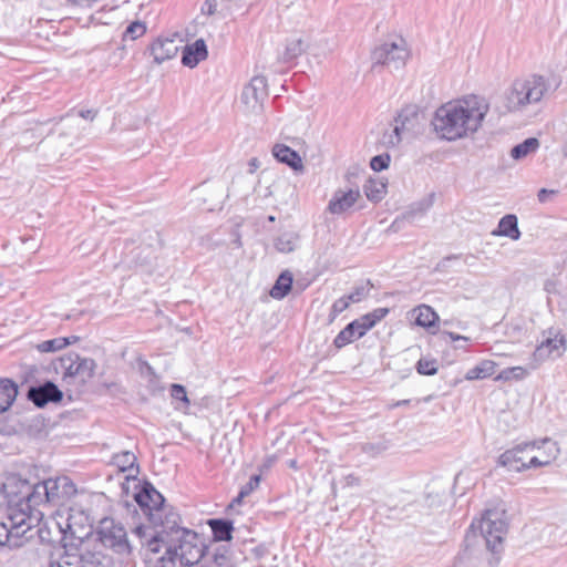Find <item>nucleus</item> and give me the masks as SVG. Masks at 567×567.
Segmentation results:
<instances>
[{"label":"nucleus","instance_id":"obj_1","mask_svg":"<svg viewBox=\"0 0 567 567\" xmlns=\"http://www.w3.org/2000/svg\"><path fill=\"white\" fill-rule=\"evenodd\" d=\"M488 102L478 95H468L440 106L432 125L436 134L447 141H456L475 133L488 113Z\"/></svg>","mask_w":567,"mask_h":567},{"label":"nucleus","instance_id":"obj_2","mask_svg":"<svg viewBox=\"0 0 567 567\" xmlns=\"http://www.w3.org/2000/svg\"><path fill=\"white\" fill-rule=\"evenodd\" d=\"M176 533L181 534L177 538L178 544L166 548L162 557L163 561L168 560L174 564L179 560L181 565L197 567L203 565L217 549L227 548L226 546H217L210 549L200 535L187 528H177Z\"/></svg>","mask_w":567,"mask_h":567},{"label":"nucleus","instance_id":"obj_3","mask_svg":"<svg viewBox=\"0 0 567 567\" xmlns=\"http://www.w3.org/2000/svg\"><path fill=\"white\" fill-rule=\"evenodd\" d=\"M548 87V82L542 75L516 79L505 92V107L508 112L522 111L527 105L540 102Z\"/></svg>","mask_w":567,"mask_h":567},{"label":"nucleus","instance_id":"obj_4","mask_svg":"<svg viewBox=\"0 0 567 567\" xmlns=\"http://www.w3.org/2000/svg\"><path fill=\"white\" fill-rule=\"evenodd\" d=\"M504 508L486 509L477 526L472 523L471 528H477L485 539L486 547L493 554H499L503 549V538L507 532V522Z\"/></svg>","mask_w":567,"mask_h":567},{"label":"nucleus","instance_id":"obj_5","mask_svg":"<svg viewBox=\"0 0 567 567\" xmlns=\"http://www.w3.org/2000/svg\"><path fill=\"white\" fill-rule=\"evenodd\" d=\"M97 539L103 546L111 548L116 554H131L127 533L124 526L121 523L115 522L113 518L104 517L100 520L97 527Z\"/></svg>","mask_w":567,"mask_h":567},{"label":"nucleus","instance_id":"obj_6","mask_svg":"<svg viewBox=\"0 0 567 567\" xmlns=\"http://www.w3.org/2000/svg\"><path fill=\"white\" fill-rule=\"evenodd\" d=\"M409 56V52L404 42L401 40L396 42H385L377 47L372 52L373 68L375 65H384L389 70H399L404 64Z\"/></svg>","mask_w":567,"mask_h":567},{"label":"nucleus","instance_id":"obj_7","mask_svg":"<svg viewBox=\"0 0 567 567\" xmlns=\"http://www.w3.org/2000/svg\"><path fill=\"white\" fill-rule=\"evenodd\" d=\"M55 525L61 535L60 539L52 545V549L50 553H59L62 557L60 565H64L65 567H71V554L69 551V546L71 539L69 533L71 532V507L64 506L56 511L54 516Z\"/></svg>","mask_w":567,"mask_h":567},{"label":"nucleus","instance_id":"obj_8","mask_svg":"<svg viewBox=\"0 0 567 567\" xmlns=\"http://www.w3.org/2000/svg\"><path fill=\"white\" fill-rule=\"evenodd\" d=\"M135 501L152 523L157 524L158 520H162L159 513L163 509L165 499L153 485L145 483L141 491L136 493Z\"/></svg>","mask_w":567,"mask_h":567},{"label":"nucleus","instance_id":"obj_9","mask_svg":"<svg viewBox=\"0 0 567 567\" xmlns=\"http://www.w3.org/2000/svg\"><path fill=\"white\" fill-rule=\"evenodd\" d=\"M267 96V80L265 76H254L241 93L244 104L255 114L261 113L262 103Z\"/></svg>","mask_w":567,"mask_h":567},{"label":"nucleus","instance_id":"obj_10","mask_svg":"<svg viewBox=\"0 0 567 567\" xmlns=\"http://www.w3.org/2000/svg\"><path fill=\"white\" fill-rule=\"evenodd\" d=\"M27 396L35 406L43 408L50 402H60L63 393L53 382L47 381L43 384L30 386Z\"/></svg>","mask_w":567,"mask_h":567},{"label":"nucleus","instance_id":"obj_11","mask_svg":"<svg viewBox=\"0 0 567 567\" xmlns=\"http://www.w3.org/2000/svg\"><path fill=\"white\" fill-rule=\"evenodd\" d=\"M566 350V339L563 334L548 337L540 342L533 353L534 360L538 363L549 359L559 358Z\"/></svg>","mask_w":567,"mask_h":567},{"label":"nucleus","instance_id":"obj_12","mask_svg":"<svg viewBox=\"0 0 567 567\" xmlns=\"http://www.w3.org/2000/svg\"><path fill=\"white\" fill-rule=\"evenodd\" d=\"M536 449V442H525L517 444L511 450L505 451L498 457L497 464L507 467L509 471H524L525 461L522 454L527 450Z\"/></svg>","mask_w":567,"mask_h":567},{"label":"nucleus","instance_id":"obj_13","mask_svg":"<svg viewBox=\"0 0 567 567\" xmlns=\"http://www.w3.org/2000/svg\"><path fill=\"white\" fill-rule=\"evenodd\" d=\"M359 198L360 192L358 188L337 189L328 204L327 210L333 215H340L351 208Z\"/></svg>","mask_w":567,"mask_h":567},{"label":"nucleus","instance_id":"obj_14","mask_svg":"<svg viewBox=\"0 0 567 567\" xmlns=\"http://www.w3.org/2000/svg\"><path fill=\"white\" fill-rule=\"evenodd\" d=\"M179 45L175 39L158 38L150 47L154 62L162 64L176 56Z\"/></svg>","mask_w":567,"mask_h":567},{"label":"nucleus","instance_id":"obj_15","mask_svg":"<svg viewBox=\"0 0 567 567\" xmlns=\"http://www.w3.org/2000/svg\"><path fill=\"white\" fill-rule=\"evenodd\" d=\"M73 364H76L75 370H73V384L84 386L94 377L96 363L91 358L75 354L73 355Z\"/></svg>","mask_w":567,"mask_h":567},{"label":"nucleus","instance_id":"obj_16","mask_svg":"<svg viewBox=\"0 0 567 567\" xmlns=\"http://www.w3.org/2000/svg\"><path fill=\"white\" fill-rule=\"evenodd\" d=\"M208 55L207 45L203 39H197L192 44L183 48L182 63L188 68H195Z\"/></svg>","mask_w":567,"mask_h":567},{"label":"nucleus","instance_id":"obj_17","mask_svg":"<svg viewBox=\"0 0 567 567\" xmlns=\"http://www.w3.org/2000/svg\"><path fill=\"white\" fill-rule=\"evenodd\" d=\"M272 155L278 162L288 165L295 171L302 168V161L300 155L295 150L285 144H276L272 147Z\"/></svg>","mask_w":567,"mask_h":567},{"label":"nucleus","instance_id":"obj_18","mask_svg":"<svg viewBox=\"0 0 567 567\" xmlns=\"http://www.w3.org/2000/svg\"><path fill=\"white\" fill-rule=\"evenodd\" d=\"M494 236H503L513 240L520 238V230L518 228V220L516 215L507 214L498 221L497 229L492 233Z\"/></svg>","mask_w":567,"mask_h":567},{"label":"nucleus","instance_id":"obj_19","mask_svg":"<svg viewBox=\"0 0 567 567\" xmlns=\"http://www.w3.org/2000/svg\"><path fill=\"white\" fill-rule=\"evenodd\" d=\"M17 395L18 385L10 379H0V413L10 409Z\"/></svg>","mask_w":567,"mask_h":567},{"label":"nucleus","instance_id":"obj_20","mask_svg":"<svg viewBox=\"0 0 567 567\" xmlns=\"http://www.w3.org/2000/svg\"><path fill=\"white\" fill-rule=\"evenodd\" d=\"M212 528L213 537L215 542H227L233 538L234 526L228 519L212 518L207 522Z\"/></svg>","mask_w":567,"mask_h":567},{"label":"nucleus","instance_id":"obj_21","mask_svg":"<svg viewBox=\"0 0 567 567\" xmlns=\"http://www.w3.org/2000/svg\"><path fill=\"white\" fill-rule=\"evenodd\" d=\"M43 482L48 485V494L51 503H55L68 495V488L71 486V481L66 476L49 478Z\"/></svg>","mask_w":567,"mask_h":567},{"label":"nucleus","instance_id":"obj_22","mask_svg":"<svg viewBox=\"0 0 567 567\" xmlns=\"http://www.w3.org/2000/svg\"><path fill=\"white\" fill-rule=\"evenodd\" d=\"M543 445H548V454L546 457L532 456L528 462H525L524 471L530 467H540L549 465L559 454V447L556 442L549 439L542 441Z\"/></svg>","mask_w":567,"mask_h":567},{"label":"nucleus","instance_id":"obj_23","mask_svg":"<svg viewBox=\"0 0 567 567\" xmlns=\"http://www.w3.org/2000/svg\"><path fill=\"white\" fill-rule=\"evenodd\" d=\"M419 115L417 105L409 104L401 109L394 122H398L401 128L412 131L419 123Z\"/></svg>","mask_w":567,"mask_h":567},{"label":"nucleus","instance_id":"obj_24","mask_svg":"<svg viewBox=\"0 0 567 567\" xmlns=\"http://www.w3.org/2000/svg\"><path fill=\"white\" fill-rule=\"evenodd\" d=\"M293 277L289 270L282 271L270 289V296L274 299H284L291 290Z\"/></svg>","mask_w":567,"mask_h":567},{"label":"nucleus","instance_id":"obj_25","mask_svg":"<svg viewBox=\"0 0 567 567\" xmlns=\"http://www.w3.org/2000/svg\"><path fill=\"white\" fill-rule=\"evenodd\" d=\"M357 326L354 321L348 323L334 338V347L341 349L354 340L362 338L364 334L360 332L361 330L357 328Z\"/></svg>","mask_w":567,"mask_h":567},{"label":"nucleus","instance_id":"obj_26","mask_svg":"<svg viewBox=\"0 0 567 567\" xmlns=\"http://www.w3.org/2000/svg\"><path fill=\"white\" fill-rule=\"evenodd\" d=\"M496 368V363L492 360H483L475 367L467 370L465 374V379L468 381L472 380H483L489 378L494 374Z\"/></svg>","mask_w":567,"mask_h":567},{"label":"nucleus","instance_id":"obj_27","mask_svg":"<svg viewBox=\"0 0 567 567\" xmlns=\"http://www.w3.org/2000/svg\"><path fill=\"white\" fill-rule=\"evenodd\" d=\"M415 323L420 327H434L435 322L439 320L437 313L430 306L422 305L415 309Z\"/></svg>","mask_w":567,"mask_h":567},{"label":"nucleus","instance_id":"obj_28","mask_svg":"<svg viewBox=\"0 0 567 567\" xmlns=\"http://www.w3.org/2000/svg\"><path fill=\"white\" fill-rule=\"evenodd\" d=\"M110 559L100 553H85L79 556L76 567H110Z\"/></svg>","mask_w":567,"mask_h":567},{"label":"nucleus","instance_id":"obj_29","mask_svg":"<svg viewBox=\"0 0 567 567\" xmlns=\"http://www.w3.org/2000/svg\"><path fill=\"white\" fill-rule=\"evenodd\" d=\"M363 192L369 200L378 203L386 193V184L382 181L369 179L363 186Z\"/></svg>","mask_w":567,"mask_h":567},{"label":"nucleus","instance_id":"obj_30","mask_svg":"<svg viewBox=\"0 0 567 567\" xmlns=\"http://www.w3.org/2000/svg\"><path fill=\"white\" fill-rule=\"evenodd\" d=\"M434 194H430L427 197L413 203L405 212V217L412 223L415 217L423 216L433 205Z\"/></svg>","mask_w":567,"mask_h":567},{"label":"nucleus","instance_id":"obj_31","mask_svg":"<svg viewBox=\"0 0 567 567\" xmlns=\"http://www.w3.org/2000/svg\"><path fill=\"white\" fill-rule=\"evenodd\" d=\"M539 147V142L535 137L526 138L524 142L515 145L511 151V156L514 159H522L527 155L534 153Z\"/></svg>","mask_w":567,"mask_h":567},{"label":"nucleus","instance_id":"obj_32","mask_svg":"<svg viewBox=\"0 0 567 567\" xmlns=\"http://www.w3.org/2000/svg\"><path fill=\"white\" fill-rule=\"evenodd\" d=\"M390 447V443L385 439H379L373 442H364L360 445V450L368 457L375 458L382 455Z\"/></svg>","mask_w":567,"mask_h":567},{"label":"nucleus","instance_id":"obj_33","mask_svg":"<svg viewBox=\"0 0 567 567\" xmlns=\"http://www.w3.org/2000/svg\"><path fill=\"white\" fill-rule=\"evenodd\" d=\"M298 240L299 236L297 234L285 233L276 239L275 247L280 252L289 254L296 249Z\"/></svg>","mask_w":567,"mask_h":567},{"label":"nucleus","instance_id":"obj_34","mask_svg":"<svg viewBox=\"0 0 567 567\" xmlns=\"http://www.w3.org/2000/svg\"><path fill=\"white\" fill-rule=\"evenodd\" d=\"M306 50L301 39H292L287 42L285 52L281 56L284 62H291L300 56Z\"/></svg>","mask_w":567,"mask_h":567},{"label":"nucleus","instance_id":"obj_35","mask_svg":"<svg viewBox=\"0 0 567 567\" xmlns=\"http://www.w3.org/2000/svg\"><path fill=\"white\" fill-rule=\"evenodd\" d=\"M28 504L31 505H40L42 503H51V499L48 494V485L44 482H40L33 486L32 492L29 494L27 498Z\"/></svg>","mask_w":567,"mask_h":567},{"label":"nucleus","instance_id":"obj_36","mask_svg":"<svg viewBox=\"0 0 567 567\" xmlns=\"http://www.w3.org/2000/svg\"><path fill=\"white\" fill-rule=\"evenodd\" d=\"M71 343L69 337H60L54 338L51 340H45L43 342H40L37 344V350L40 352H55L59 351L65 347H68Z\"/></svg>","mask_w":567,"mask_h":567},{"label":"nucleus","instance_id":"obj_37","mask_svg":"<svg viewBox=\"0 0 567 567\" xmlns=\"http://www.w3.org/2000/svg\"><path fill=\"white\" fill-rule=\"evenodd\" d=\"M113 462L122 472L131 471L134 468V465L136 463V456L134 455V453L125 451L120 454H116L113 457Z\"/></svg>","mask_w":567,"mask_h":567},{"label":"nucleus","instance_id":"obj_38","mask_svg":"<svg viewBox=\"0 0 567 567\" xmlns=\"http://www.w3.org/2000/svg\"><path fill=\"white\" fill-rule=\"evenodd\" d=\"M529 374V371L523 367H512L504 369L497 377L496 380H523Z\"/></svg>","mask_w":567,"mask_h":567},{"label":"nucleus","instance_id":"obj_39","mask_svg":"<svg viewBox=\"0 0 567 567\" xmlns=\"http://www.w3.org/2000/svg\"><path fill=\"white\" fill-rule=\"evenodd\" d=\"M416 371L422 375H434L437 372V361L422 358L416 362Z\"/></svg>","mask_w":567,"mask_h":567},{"label":"nucleus","instance_id":"obj_40","mask_svg":"<svg viewBox=\"0 0 567 567\" xmlns=\"http://www.w3.org/2000/svg\"><path fill=\"white\" fill-rule=\"evenodd\" d=\"M146 32V27L144 23L140 21H134L125 29L123 33L124 40H136L141 38Z\"/></svg>","mask_w":567,"mask_h":567},{"label":"nucleus","instance_id":"obj_41","mask_svg":"<svg viewBox=\"0 0 567 567\" xmlns=\"http://www.w3.org/2000/svg\"><path fill=\"white\" fill-rule=\"evenodd\" d=\"M349 305L350 301L346 296L337 299L331 306L329 313V322H333L336 318L349 307Z\"/></svg>","mask_w":567,"mask_h":567},{"label":"nucleus","instance_id":"obj_42","mask_svg":"<svg viewBox=\"0 0 567 567\" xmlns=\"http://www.w3.org/2000/svg\"><path fill=\"white\" fill-rule=\"evenodd\" d=\"M391 157L388 153L373 156L370 161V167L374 172L386 169L390 165Z\"/></svg>","mask_w":567,"mask_h":567},{"label":"nucleus","instance_id":"obj_43","mask_svg":"<svg viewBox=\"0 0 567 567\" xmlns=\"http://www.w3.org/2000/svg\"><path fill=\"white\" fill-rule=\"evenodd\" d=\"M24 525V522L22 520L19 525H11L10 527L7 526L4 523H0V544H3L6 540L9 539V536L11 535H19V529Z\"/></svg>","mask_w":567,"mask_h":567},{"label":"nucleus","instance_id":"obj_44","mask_svg":"<svg viewBox=\"0 0 567 567\" xmlns=\"http://www.w3.org/2000/svg\"><path fill=\"white\" fill-rule=\"evenodd\" d=\"M171 395L174 400L183 402L186 406L189 405L186 389L181 384L171 385Z\"/></svg>","mask_w":567,"mask_h":567},{"label":"nucleus","instance_id":"obj_45","mask_svg":"<svg viewBox=\"0 0 567 567\" xmlns=\"http://www.w3.org/2000/svg\"><path fill=\"white\" fill-rule=\"evenodd\" d=\"M260 484V475H252L249 481L241 486L240 488V497L248 496L252 491H255Z\"/></svg>","mask_w":567,"mask_h":567},{"label":"nucleus","instance_id":"obj_46","mask_svg":"<svg viewBox=\"0 0 567 567\" xmlns=\"http://www.w3.org/2000/svg\"><path fill=\"white\" fill-rule=\"evenodd\" d=\"M370 288L367 286H359L355 287L354 290L346 296L350 302H360L362 299H364L369 295Z\"/></svg>","mask_w":567,"mask_h":567},{"label":"nucleus","instance_id":"obj_47","mask_svg":"<svg viewBox=\"0 0 567 567\" xmlns=\"http://www.w3.org/2000/svg\"><path fill=\"white\" fill-rule=\"evenodd\" d=\"M406 223H411L408 217H405V214L402 213L401 215L396 216L394 220L391 223L389 228L386 229L388 233H398L401 229H403L404 225Z\"/></svg>","mask_w":567,"mask_h":567},{"label":"nucleus","instance_id":"obj_48","mask_svg":"<svg viewBox=\"0 0 567 567\" xmlns=\"http://www.w3.org/2000/svg\"><path fill=\"white\" fill-rule=\"evenodd\" d=\"M353 321L358 324L357 328H359L361 330L360 332L363 334H365L370 329L374 327L373 320H370L369 316L367 315H363Z\"/></svg>","mask_w":567,"mask_h":567},{"label":"nucleus","instance_id":"obj_49","mask_svg":"<svg viewBox=\"0 0 567 567\" xmlns=\"http://www.w3.org/2000/svg\"><path fill=\"white\" fill-rule=\"evenodd\" d=\"M402 141V137H395L392 131L385 132L382 136V143L386 147H395L398 146Z\"/></svg>","mask_w":567,"mask_h":567},{"label":"nucleus","instance_id":"obj_50","mask_svg":"<svg viewBox=\"0 0 567 567\" xmlns=\"http://www.w3.org/2000/svg\"><path fill=\"white\" fill-rule=\"evenodd\" d=\"M389 313L388 308H377L373 311L365 313L370 320H373V326L381 321Z\"/></svg>","mask_w":567,"mask_h":567},{"label":"nucleus","instance_id":"obj_51","mask_svg":"<svg viewBox=\"0 0 567 567\" xmlns=\"http://www.w3.org/2000/svg\"><path fill=\"white\" fill-rule=\"evenodd\" d=\"M217 12V0H206L202 6V13L214 16Z\"/></svg>","mask_w":567,"mask_h":567},{"label":"nucleus","instance_id":"obj_52","mask_svg":"<svg viewBox=\"0 0 567 567\" xmlns=\"http://www.w3.org/2000/svg\"><path fill=\"white\" fill-rule=\"evenodd\" d=\"M102 389H104L105 393H110V394H113V395L121 394V393L124 392L122 386L118 383H116V382L103 383L101 385V390Z\"/></svg>","mask_w":567,"mask_h":567},{"label":"nucleus","instance_id":"obj_53","mask_svg":"<svg viewBox=\"0 0 567 567\" xmlns=\"http://www.w3.org/2000/svg\"><path fill=\"white\" fill-rule=\"evenodd\" d=\"M544 289L548 293H557V284L554 279H547L544 284Z\"/></svg>","mask_w":567,"mask_h":567},{"label":"nucleus","instance_id":"obj_54","mask_svg":"<svg viewBox=\"0 0 567 567\" xmlns=\"http://www.w3.org/2000/svg\"><path fill=\"white\" fill-rule=\"evenodd\" d=\"M344 483L347 486H358L360 484V478L354 474H349L344 477Z\"/></svg>","mask_w":567,"mask_h":567},{"label":"nucleus","instance_id":"obj_55","mask_svg":"<svg viewBox=\"0 0 567 567\" xmlns=\"http://www.w3.org/2000/svg\"><path fill=\"white\" fill-rule=\"evenodd\" d=\"M96 115V112L93 110L80 111L79 116L86 121H93Z\"/></svg>","mask_w":567,"mask_h":567},{"label":"nucleus","instance_id":"obj_56","mask_svg":"<svg viewBox=\"0 0 567 567\" xmlns=\"http://www.w3.org/2000/svg\"><path fill=\"white\" fill-rule=\"evenodd\" d=\"M550 194H554V190H548L546 188H542L539 189L538 194H537V197H538V200L540 203H545L547 200V197L550 195Z\"/></svg>","mask_w":567,"mask_h":567},{"label":"nucleus","instance_id":"obj_57","mask_svg":"<svg viewBox=\"0 0 567 567\" xmlns=\"http://www.w3.org/2000/svg\"><path fill=\"white\" fill-rule=\"evenodd\" d=\"M391 131L395 137H402L404 132H409L406 128H401L398 122H394V127Z\"/></svg>","mask_w":567,"mask_h":567},{"label":"nucleus","instance_id":"obj_58","mask_svg":"<svg viewBox=\"0 0 567 567\" xmlns=\"http://www.w3.org/2000/svg\"><path fill=\"white\" fill-rule=\"evenodd\" d=\"M536 447L537 449L544 447L545 452H544V455L542 457H546L547 456V454H548V445H543L542 443H540V445H538V443L536 442Z\"/></svg>","mask_w":567,"mask_h":567},{"label":"nucleus","instance_id":"obj_59","mask_svg":"<svg viewBox=\"0 0 567 567\" xmlns=\"http://www.w3.org/2000/svg\"><path fill=\"white\" fill-rule=\"evenodd\" d=\"M449 334H450V337H451V339H452V340H460V339H464V340H465V339H466L465 337H462V336L455 334V333H453V332H450Z\"/></svg>","mask_w":567,"mask_h":567},{"label":"nucleus","instance_id":"obj_60","mask_svg":"<svg viewBox=\"0 0 567 567\" xmlns=\"http://www.w3.org/2000/svg\"><path fill=\"white\" fill-rule=\"evenodd\" d=\"M173 516V525L169 527L171 529H174L175 527H177V519H178V516L177 515H172Z\"/></svg>","mask_w":567,"mask_h":567},{"label":"nucleus","instance_id":"obj_61","mask_svg":"<svg viewBox=\"0 0 567 567\" xmlns=\"http://www.w3.org/2000/svg\"><path fill=\"white\" fill-rule=\"evenodd\" d=\"M63 375L64 377H70L71 375V364L69 367L64 368Z\"/></svg>","mask_w":567,"mask_h":567},{"label":"nucleus","instance_id":"obj_62","mask_svg":"<svg viewBox=\"0 0 567 567\" xmlns=\"http://www.w3.org/2000/svg\"><path fill=\"white\" fill-rule=\"evenodd\" d=\"M244 497H240V492L238 493L237 497L234 498L233 504H240Z\"/></svg>","mask_w":567,"mask_h":567},{"label":"nucleus","instance_id":"obj_63","mask_svg":"<svg viewBox=\"0 0 567 567\" xmlns=\"http://www.w3.org/2000/svg\"><path fill=\"white\" fill-rule=\"evenodd\" d=\"M409 400H402V401H398L394 405L395 406H400V405H405V404H409Z\"/></svg>","mask_w":567,"mask_h":567},{"label":"nucleus","instance_id":"obj_64","mask_svg":"<svg viewBox=\"0 0 567 567\" xmlns=\"http://www.w3.org/2000/svg\"><path fill=\"white\" fill-rule=\"evenodd\" d=\"M564 155H565V157H567V147L564 151Z\"/></svg>","mask_w":567,"mask_h":567}]
</instances>
